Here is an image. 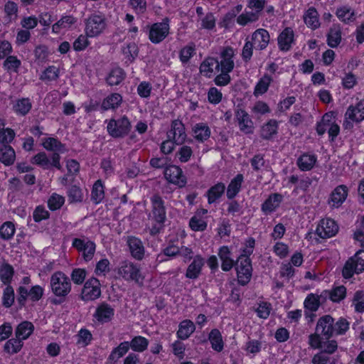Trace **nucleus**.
Wrapping results in <instances>:
<instances>
[{"mask_svg":"<svg viewBox=\"0 0 364 364\" xmlns=\"http://www.w3.org/2000/svg\"><path fill=\"white\" fill-rule=\"evenodd\" d=\"M50 286L52 293L56 296L51 299V303L58 305L65 301L68 295L71 291L70 278L63 272H55L50 277Z\"/></svg>","mask_w":364,"mask_h":364,"instance_id":"f257e3e1","label":"nucleus"},{"mask_svg":"<svg viewBox=\"0 0 364 364\" xmlns=\"http://www.w3.org/2000/svg\"><path fill=\"white\" fill-rule=\"evenodd\" d=\"M117 273L127 281H133L139 286L144 284L145 277L141 272L139 266L130 261H123L120 263Z\"/></svg>","mask_w":364,"mask_h":364,"instance_id":"f03ea898","label":"nucleus"},{"mask_svg":"<svg viewBox=\"0 0 364 364\" xmlns=\"http://www.w3.org/2000/svg\"><path fill=\"white\" fill-rule=\"evenodd\" d=\"M85 31L87 36L97 37L104 32L107 27V19L101 13H94L85 20Z\"/></svg>","mask_w":364,"mask_h":364,"instance_id":"7ed1b4c3","label":"nucleus"},{"mask_svg":"<svg viewBox=\"0 0 364 364\" xmlns=\"http://www.w3.org/2000/svg\"><path fill=\"white\" fill-rule=\"evenodd\" d=\"M237 282L245 286L247 284L252 277V267L251 259L247 255H240L235 262Z\"/></svg>","mask_w":364,"mask_h":364,"instance_id":"20e7f679","label":"nucleus"},{"mask_svg":"<svg viewBox=\"0 0 364 364\" xmlns=\"http://www.w3.org/2000/svg\"><path fill=\"white\" fill-rule=\"evenodd\" d=\"M107 132L114 138H122L127 135L131 129V123L125 116L118 119H110L108 122Z\"/></svg>","mask_w":364,"mask_h":364,"instance_id":"39448f33","label":"nucleus"},{"mask_svg":"<svg viewBox=\"0 0 364 364\" xmlns=\"http://www.w3.org/2000/svg\"><path fill=\"white\" fill-rule=\"evenodd\" d=\"M364 119V100H360L355 105H350L348 107L345 113V121L343 126L345 129L353 127L352 122H360Z\"/></svg>","mask_w":364,"mask_h":364,"instance_id":"423d86ee","label":"nucleus"},{"mask_svg":"<svg viewBox=\"0 0 364 364\" xmlns=\"http://www.w3.org/2000/svg\"><path fill=\"white\" fill-rule=\"evenodd\" d=\"M169 20L168 18L161 22L155 23L149 29V38L153 43L157 44L163 41L169 33Z\"/></svg>","mask_w":364,"mask_h":364,"instance_id":"0eeeda50","label":"nucleus"},{"mask_svg":"<svg viewBox=\"0 0 364 364\" xmlns=\"http://www.w3.org/2000/svg\"><path fill=\"white\" fill-rule=\"evenodd\" d=\"M60 156L58 153H53L50 156V160L48 157L47 154L42 151L37 154H36L31 159V163L33 164H36L43 169H49L51 166H53L58 170L62 168V166L60 164Z\"/></svg>","mask_w":364,"mask_h":364,"instance_id":"6e6552de","label":"nucleus"},{"mask_svg":"<svg viewBox=\"0 0 364 364\" xmlns=\"http://www.w3.org/2000/svg\"><path fill=\"white\" fill-rule=\"evenodd\" d=\"M101 295L100 281L92 277L89 279L84 284L81 298L84 301H93L99 298Z\"/></svg>","mask_w":364,"mask_h":364,"instance_id":"1a4fd4ad","label":"nucleus"},{"mask_svg":"<svg viewBox=\"0 0 364 364\" xmlns=\"http://www.w3.org/2000/svg\"><path fill=\"white\" fill-rule=\"evenodd\" d=\"M316 331L322 335L323 339L328 340L335 335L334 318L330 315L321 316L317 321Z\"/></svg>","mask_w":364,"mask_h":364,"instance_id":"9d476101","label":"nucleus"},{"mask_svg":"<svg viewBox=\"0 0 364 364\" xmlns=\"http://www.w3.org/2000/svg\"><path fill=\"white\" fill-rule=\"evenodd\" d=\"M73 247L82 252L83 259L86 261H90L95 252V244L90 240L75 238L73 240Z\"/></svg>","mask_w":364,"mask_h":364,"instance_id":"9b49d317","label":"nucleus"},{"mask_svg":"<svg viewBox=\"0 0 364 364\" xmlns=\"http://www.w3.org/2000/svg\"><path fill=\"white\" fill-rule=\"evenodd\" d=\"M164 176L168 182L176 184L180 188L186 184V178L179 166L171 165L166 167Z\"/></svg>","mask_w":364,"mask_h":364,"instance_id":"f8f14e48","label":"nucleus"},{"mask_svg":"<svg viewBox=\"0 0 364 364\" xmlns=\"http://www.w3.org/2000/svg\"><path fill=\"white\" fill-rule=\"evenodd\" d=\"M235 119L242 132L246 134H253L255 130L254 123L245 110L237 108L235 110Z\"/></svg>","mask_w":364,"mask_h":364,"instance_id":"ddd939ff","label":"nucleus"},{"mask_svg":"<svg viewBox=\"0 0 364 364\" xmlns=\"http://www.w3.org/2000/svg\"><path fill=\"white\" fill-rule=\"evenodd\" d=\"M338 231V226L331 218L322 219L316 228V232L321 238L334 236Z\"/></svg>","mask_w":364,"mask_h":364,"instance_id":"4468645a","label":"nucleus"},{"mask_svg":"<svg viewBox=\"0 0 364 364\" xmlns=\"http://www.w3.org/2000/svg\"><path fill=\"white\" fill-rule=\"evenodd\" d=\"M168 137L172 139L176 144H183L186 139L185 126L181 121L178 119L173 120L171 125V129L167 133Z\"/></svg>","mask_w":364,"mask_h":364,"instance_id":"2eb2a0df","label":"nucleus"},{"mask_svg":"<svg viewBox=\"0 0 364 364\" xmlns=\"http://www.w3.org/2000/svg\"><path fill=\"white\" fill-rule=\"evenodd\" d=\"M152 204L153 219L158 224H164L166 215L164 202L159 195H154L151 198Z\"/></svg>","mask_w":364,"mask_h":364,"instance_id":"dca6fc26","label":"nucleus"},{"mask_svg":"<svg viewBox=\"0 0 364 364\" xmlns=\"http://www.w3.org/2000/svg\"><path fill=\"white\" fill-rule=\"evenodd\" d=\"M114 315V309L109 304L102 302L97 306L93 316L98 322L104 323L111 321Z\"/></svg>","mask_w":364,"mask_h":364,"instance_id":"f3484780","label":"nucleus"},{"mask_svg":"<svg viewBox=\"0 0 364 364\" xmlns=\"http://www.w3.org/2000/svg\"><path fill=\"white\" fill-rule=\"evenodd\" d=\"M348 193V188L345 185L338 186L330 195L328 204L332 208H338L346 200Z\"/></svg>","mask_w":364,"mask_h":364,"instance_id":"a211bd4d","label":"nucleus"},{"mask_svg":"<svg viewBox=\"0 0 364 364\" xmlns=\"http://www.w3.org/2000/svg\"><path fill=\"white\" fill-rule=\"evenodd\" d=\"M233 55L234 51L232 48L226 47L223 50L220 55V60H218L219 70L230 73L233 70L235 66Z\"/></svg>","mask_w":364,"mask_h":364,"instance_id":"6ab92c4d","label":"nucleus"},{"mask_svg":"<svg viewBox=\"0 0 364 364\" xmlns=\"http://www.w3.org/2000/svg\"><path fill=\"white\" fill-rule=\"evenodd\" d=\"M269 40V32L264 28H258L253 32L250 41L256 49L262 50L267 47Z\"/></svg>","mask_w":364,"mask_h":364,"instance_id":"aec40b11","label":"nucleus"},{"mask_svg":"<svg viewBox=\"0 0 364 364\" xmlns=\"http://www.w3.org/2000/svg\"><path fill=\"white\" fill-rule=\"evenodd\" d=\"M127 243L131 255L137 260H141L144 256V247L141 240L134 236H128Z\"/></svg>","mask_w":364,"mask_h":364,"instance_id":"412c9836","label":"nucleus"},{"mask_svg":"<svg viewBox=\"0 0 364 364\" xmlns=\"http://www.w3.org/2000/svg\"><path fill=\"white\" fill-rule=\"evenodd\" d=\"M283 198V196L280 193H271L262 204V211L266 215L273 213L279 207Z\"/></svg>","mask_w":364,"mask_h":364,"instance_id":"4be33fe9","label":"nucleus"},{"mask_svg":"<svg viewBox=\"0 0 364 364\" xmlns=\"http://www.w3.org/2000/svg\"><path fill=\"white\" fill-rule=\"evenodd\" d=\"M204 264L205 259L203 257L199 255L195 256L192 262L187 267L186 277L191 279H196L201 274Z\"/></svg>","mask_w":364,"mask_h":364,"instance_id":"5701e85b","label":"nucleus"},{"mask_svg":"<svg viewBox=\"0 0 364 364\" xmlns=\"http://www.w3.org/2000/svg\"><path fill=\"white\" fill-rule=\"evenodd\" d=\"M277 41L279 49L282 51H288L294 41L293 30L289 27L284 28L279 35Z\"/></svg>","mask_w":364,"mask_h":364,"instance_id":"b1692460","label":"nucleus"},{"mask_svg":"<svg viewBox=\"0 0 364 364\" xmlns=\"http://www.w3.org/2000/svg\"><path fill=\"white\" fill-rule=\"evenodd\" d=\"M244 181L243 175L241 173L237 174L230 182L227 188V198L228 199H233L241 190L242 184Z\"/></svg>","mask_w":364,"mask_h":364,"instance_id":"393cba45","label":"nucleus"},{"mask_svg":"<svg viewBox=\"0 0 364 364\" xmlns=\"http://www.w3.org/2000/svg\"><path fill=\"white\" fill-rule=\"evenodd\" d=\"M192 131L193 136L196 141L199 142H204L207 141L210 136V129L205 123H197L193 128Z\"/></svg>","mask_w":364,"mask_h":364,"instance_id":"a878e982","label":"nucleus"},{"mask_svg":"<svg viewBox=\"0 0 364 364\" xmlns=\"http://www.w3.org/2000/svg\"><path fill=\"white\" fill-rule=\"evenodd\" d=\"M218 255L222 261L221 268L223 271L228 272L235 265V261L231 258V252L228 247H221L219 250Z\"/></svg>","mask_w":364,"mask_h":364,"instance_id":"bb28decb","label":"nucleus"},{"mask_svg":"<svg viewBox=\"0 0 364 364\" xmlns=\"http://www.w3.org/2000/svg\"><path fill=\"white\" fill-rule=\"evenodd\" d=\"M341 27L339 24H333L327 35L328 45L336 48L341 41Z\"/></svg>","mask_w":364,"mask_h":364,"instance_id":"cd10ccee","label":"nucleus"},{"mask_svg":"<svg viewBox=\"0 0 364 364\" xmlns=\"http://www.w3.org/2000/svg\"><path fill=\"white\" fill-rule=\"evenodd\" d=\"M196 326L193 322L189 319L182 321L178 325L177 336L181 340H186L195 331Z\"/></svg>","mask_w":364,"mask_h":364,"instance_id":"c85d7f7f","label":"nucleus"},{"mask_svg":"<svg viewBox=\"0 0 364 364\" xmlns=\"http://www.w3.org/2000/svg\"><path fill=\"white\" fill-rule=\"evenodd\" d=\"M278 123L274 119H270L263 124L260 129V136L265 140H271L277 134Z\"/></svg>","mask_w":364,"mask_h":364,"instance_id":"c756f323","label":"nucleus"},{"mask_svg":"<svg viewBox=\"0 0 364 364\" xmlns=\"http://www.w3.org/2000/svg\"><path fill=\"white\" fill-rule=\"evenodd\" d=\"M16 160L14 149L9 145H2L0 147V161L5 166L12 165Z\"/></svg>","mask_w":364,"mask_h":364,"instance_id":"7c9ffc66","label":"nucleus"},{"mask_svg":"<svg viewBox=\"0 0 364 364\" xmlns=\"http://www.w3.org/2000/svg\"><path fill=\"white\" fill-rule=\"evenodd\" d=\"M214 69L219 71L218 60L214 58H207L200 65V72L209 77Z\"/></svg>","mask_w":364,"mask_h":364,"instance_id":"2f4dec72","label":"nucleus"},{"mask_svg":"<svg viewBox=\"0 0 364 364\" xmlns=\"http://www.w3.org/2000/svg\"><path fill=\"white\" fill-rule=\"evenodd\" d=\"M316 162V156L314 154H304L297 159V166L303 171H309L313 168Z\"/></svg>","mask_w":364,"mask_h":364,"instance_id":"473e14b6","label":"nucleus"},{"mask_svg":"<svg viewBox=\"0 0 364 364\" xmlns=\"http://www.w3.org/2000/svg\"><path fill=\"white\" fill-rule=\"evenodd\" d=\"M42 145L46 150L53 151V153H64L66 151L65 145L58 139L53 137L45 139Z\"/></svg>","mask_w":364,"mask_h":364,"instance_id":"72a5a7b5","label":"nucleus"},{"mask_svg":"<svg viewBox=\"0 0 364 364\" xmlns=\"http://www.w3.org/2000/svg\"><path fill=\"white\" fill-rule=\"evenodd\" d=\"M304 20L306 26L313 30L316 29L320 26L318 14L315 8H309L304 15Z\"/></svg>","mask_w":364,"mask_h":364,"instance_id":"f704fd0d","label":"nucleus"},{"mask_svg":"<svg viewBox=\"0 0 364 364\" xmlns=\"http://www.w3.org/2000/svg\"><path fill=\"white\" fill-rule=\"evenodd\" d=\"M129 348V342H122L117 347L114 348L112 350L110 355H109L108 360L110 362L115 363L119 360V358H122L128 352Z\"/></svg>","mask_w":364,"mask_h":364,"instance_id":"c9c22d12","label":"nucleus"},{"mask_svg":"<svg viewBox=\"0 0 364 364\" xmlns=\"http://www.w3.org/2000/svg\"><path fill=\"white\" fill-rule=\"evenodd\" d=\"M32 108V103L28 98L17 100L13 105L16 114L21 116L26 115Z\"/></svg>","mask_w":364,"mask_h":364,"instance_id":"e433bc0d","label":"nucleus"},{"mask_svg":"<svg viewBox=\"0 0 364 364\" xmlns=\"http://www.w3.org/2000/svg\"><path fill=\"white\" fill-rule=\"evenodd\" d=\"M208 339L214 350L220 352L223 350L224 343L222 335L218 329L214 328L211 330L208 336Z\"/></svg>","mask_w":364,"mask_h":364,"instance_id":"4c0bfd02","label":"nucleus"},{"mask_svg":"<svg viewBox=\"0 0 364 364\" xmlns=\"http://www.w3.org/2000/svg\"><path fill=\"white\" fill-rule=\"evenodd\" d=\"M225 190V186L223 183H218L211 188H210L207 192L208 203L211 204L215 203L218 198H220L224 193Z\"/></svg>","mask_w":364,"mask_h":364,"instance_id":"58836bf2","label":"nucleus"},{"mask_svg":"<svg viewBox=\"0 0 364 364\" xmlns=\"http://www.w3.org/2000/svg\"><path fill=\"white\" fill-rule=\"evenodd\" d=\"M33 325L29 321H23L18 325L15 334L16 337L23 340L27 339L33 331Z\"/></svg>","mask_w":364,"mask_h":364,"instance_id":"ea45409f","label":"nucleus"},{"mask_svg":"<svg viewBox=\"0 0 364 364\" xmlns=\"http://www.w3.org/2000/svg\"><path fill=\"white\" fill-rule=\"evenodd\" d=\"M324 297L328 296L333 302H340L346 295V288L341 285L336 287L331 291H324L323 292Z\"/></svg>","mask_w":364,"mask_h":364,"instance_id":"a19ab883","label":"nucleus"},{"mask_svg":"<svg viewBox=\"0 0 364 364\" xmlns=\"http://www.w3.org/2000/svg\"><path fill=\"white\" fill-rule=\"evenodd\" d=\"M321 297H324L323 293L321 295L309 294L304 300V308L311 312L316 311L320 306Z\"/></svg>","mask_w":364,"mask_h":364,"instance_id":"79ce46f5","label":"nucleus"},{"mask_svg":"<svg viewBox=\"0 0 364 364\" xmlns=\"http://www.w3.org/2000/svg\"><path fill=\"white\" fill-rule=\"evenodd\" d=\"M125 77V73L120 68L112 69L107 77V82L112 86L119 85Z\"/></svg>","mask_w":364,"mask_h":364,"instance_id":"37998d69","label":"nucleus"},{"mask_svg":"<svg viewBox=\"0 0 364 364\" xmlns=\"http://www.w3.org/2000/svg\"><path fill=\"white\" fill-rule=\"evenodd\" d=\"M14 269L11 265L8 263H4L0 267V279L5 285H9L11 282Z\"/></svg>","mask_w":364,"mask_h":364,"instance_id":"c03bdc74","label":"nucleus"},{"mask_svg":"<svg viewBox=\"0 0 364 364\" xmlns=\"http://www.w3.org/2000/svg\"><path fill=\"white\" fill-rule=\"evenodd\" d=\"M122 101V96L118 93H113L107 97L102 102V107L105 109L118 107Z\"/></svg>","mask_w":364,"mask_h":364,"instance_id":"a18cd8bd","label":"nucleus"},{"mask_svg":"<svg viewBox=\"0 0 364 364\" xmlns=\"http://www.w3.org/2000/svg\"><path fill=\"white\" fill-rule=\"evenodd\" d=\"M105 197V191L102 182L101 180H97L93 185L91 199L95 203H100Z\"/></svg>","mask_w":364,"mask_h":364,"instance_id":"49530a36","label":"nucleus"},{"mask_svg":"<svg viewBox=\"0 0 364 364\" xmlns=\"http://www.w3.org/2000/svg\"><path fill=\"white\" fill-rule=\"evenodd\" d=\"M336 14L345 23H349L355 19L354 11L346 6L338 9Z\"/></svg>","mask_w":364,"mask_h":364,"instance_id":"de8ad7c7","label":"nucleus"},{"mask_svg":"<svg viewBox=\"0 0 364 364\" xmlns=\"http://www.w3.org/2000/svg\"><path fill=\"white\" fill-rule=\"evenodd\" d=\"M130 348L136 352L144 351L149 345V341L141 336L134 337L129 342Z\"/></svg>","mask_w":364,"mask_h":364,"instance_id":"09e8293b","label":"nucleus"},{"mask_svg":"<svg viewBox=\"0 0 364 364\" xmlns=\"http://www.w3.org/2000/svg\"><path fill=\"white\" fill-rule=\"evenodd\" d=\"M76 22V18L73 16H63L58 22L53 25V31L59 33L61 28H66L71 26Z\"/></svg>","mask_w":364,"mask_h":364,"instance_id":"8fccbe9b","label":"nucleus"},{"mask_svg":"<svg viewBox=\"0 0 364 364\" xmlns=\"http://www.w3.org/2000/svg\"><path fill=\"white\" fill-rule=\"evenodd\" d=\"M15 230V225L12 222H5L0 227V237L4 240H9L13 237Z\"/></svg>","mask_w":364,"mask_h":364,"instance_id":"3c124183","label":"nucleus"},{"mask_svg":"<svg viewBox=\"0 0 364 364\" xmlns=\"http://www.w3.org/2000/svg\"><path fill=\"white\" fill-rule=\"evenodd\" d=\"M23 341L18 338H11L4 345V350L9 354H15L21 350Z\"/></svg>","mask_w":364,"mask_h":364,"instance_id":"603ef678","label":"nucleus"},{"mask_svg":"<svg viewBox=\"0 0 364 364\" xmlns=\"http://www.w3.org/2000/svg\"><path fill=\"white\" fill-rule=\"evenodd\" d=\"M357 266L355 264L353 259L349 258L345 263V265L342 270L343 277L345 279L351 278L354 274H360L362 272L357 269Z\"/></svg>","mask_w":364,"mask_h":364,"instance_id":"864d4df0","label":"nucleus"},{"mask_svg":"<svg viewBox=\"0 0 364 364\" xmlns=\"http://www.w3.org/2000/svg\"><path fill=\"white\" fill-rule=\"evenodd\" d=\"M68 198L70 203H80L82 201L83 194L80 187L73 185L68 190Z\"/></svg>","mask_w":364,"mask_h":364,"instance_id":"5fc2aeb1","label":"nucleus"},{"mask_svg":"<svg viewBox=\"0 0 364 364\" xmlns=\"http://www.w3.org/2000/svg\"><path fill=\"white\" fill-rule=\"evenodd\" d=\"M259 17V14L255 11H245L237 17V22L241 26H245L248 23L257 21Z\"/></svg>","mask_w":364,"mask_h":364,"instance_id":"6e6d98bb","label":"nucleus"},{"mask_svg":"<svg viewBox=\"0 0 364 364\" xmlns=\"http://www.w3.org/2000/svg\"><path fill=\"white\" fill-rule=\"evenodd\" d=\"M15 299L14 290L10 285H6V287L4 289L2 296V304L6 308L11 307Z\"/></svg>","mask_w":364,"mask_h":364,"instance_id":"4d7b16f0","label":"nucleus"},{"mask_svg":"<svg viewBox=\"0 0 364 364\" xmlns=\"http://www.w3.org/2000/svg\"><path fill=\"white\" fill-rule=\"evenodd\" d=\"M196 46L193 43L188 44L183 47L179 53V58L182 63H187L191 58L195 54Z\"/></svg>","mask_w":364,"mask_h":364,"instance_id":"13d9d810","label":"nucleus"},{"mask_svg":"<svg viewBox=\"0 0 364 364\" xmlns=\"http://www.w3.org/2000/svg\"><path fill=\"white\" fill-rule=\"evenodd\" d=\"M122 53L129 62H133L138 55V47L134 43L127 44L122 48Z\"/></svg>","mask_w":364,"mask_h":364,"instance_id":"bf43d9fd","label":"nucleus"},{"mask_svg":"<svg viewBox=\"0 0 364 364\" xmlns=\"http://www.w3.org/2000/svg\"><path fill=\"white\" fill-rule=\"evenodd\" d=\"M353 304L354 305L356 312H364V291L359 290L355 292L353 299Z\"/></svg>","mask_w":364,"mask_h":364,"instance_id":"052dcab7","label":"nucleus"},{"mask_svg":"<svg viewBox=\"0 0 364 364\" xmlns=\"http://www.w3.org/2000/svg\"><path fill=\"white\" fill-rule=\"evenodd\" d=\"M64 202V197L57 193H53L48 200V205L51 210H56L62 207Z\"/></svg>","mask_w":364,"mask_h":364,"instance_id":"680f3d73","label":"nucleus"},{"mask_svg":"<svg viewBox=\"0 0 364 364\" xmlns=\"http://www.w3.org/2000/svg\"><path fill=\"white\" fill-rule=\"evenodd\" d=\"M272 81V77L268 75H264L257 82L255 88V94H264L269 87Z\"/></svg>","mask_w":364,"mask_h":364,"instance_id":"e2e57ef3","label":"nucleus"},{"mask_svg":"<svg viewBox=\"0 0 364 364\" xmlns=\"http://www.w3.org/2000/svg\"><path fill=\"white\" fill-rule=\"evenodd\" d=\"M331 120H333L331 114L326 113L323 116L321 120L316 125V132L318 135H323L327 129H328L330 121Z\"/></svg>","mask_w":364,"mask_h":364,"instance_id":"0e129e2a","label":"nucleus"},{"mask_svg":"<svg viewBox=\"0 0 364 364\" xmlns=\"http://www.w3.org/2000/svg\"><path fill=\"white\" fill-rule=\"evenodd\" d=\"M15 132L10 128L0 129V143L9 145L14 139Z\"/></svg>","mask_w":364,"mask_h":364,"instance_id":"69168bd1","label":"nucleus"},{"mask_svg":"<svg viewBox=\"0 0 364 364\" xmlns=\"http://www.w3.org/2000/svg\"><path fill=\"white\" fill-rule=\"evenodd\" d=\"M191 228L194 231H203L207 227V223L198 215L192 217L189 222Z\"/></svg>","mask_w":364,"mask_h":364,"instance_id":"338daca9","label":"nucleus"},{"mask_svg":"<svg viewBox=\"0 0 364 364\" xmlns=\"http://www.w3.org/2000/svg\"><path fill=\"white\" fill-rule=\"evenodd\" d=\"M77 338V344L87 346L92 340V335L89 330L82 328L78 332Z\"/></svg>","mask_w":364,"mask_h":364,"instance_id":"774afa93","label":"nucleus"}]
</instances>
